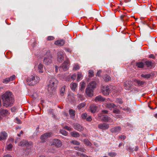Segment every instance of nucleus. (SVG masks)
Returning a JSON list of instances; mask_svg holds the SVG:
<instances>
[{
    "instance_id": "obj_47",
    "label": "nucleus",
    "mask_w": 157,
    "mask_h": 157,
    "mask_svg": "<svg viewBox=\"0 0 157 157\" xmlns=\"http://www.w3.org/2000/svg\"><path fill=\"white\" fill-rule=\"evenodd\" d=\"M63 128L69 131L72 130V129L71 127L66 125L64 126Z\"/></svg>"
},
{
    "instance_id": "obj_4",
    "label": "nucleus",
    "mask_w": 157,
    "mask_h": 157,
    "mask_svg": "<svg viewBox=\"0 0 157 157\" xmlns=\"http://www.w3.org/2000/svg\"><path fill=\"white\" fill-rule=\"evenodd\" d=\"M40 79L38 76L31 75L27 78L26 80L27 84L30 86H34L39 82Z\"/></svg>"
},
{
    "instance_id": "obj_50",
    "label": "nucleus",
    "mask_w": 157,
    "mask_h": 157,
    "mask_svg": "<svg viewBox=\"0 0 157 157\" xmlns=\"http://www.w3.org/2000/svg\"><path fill=\"white\" fill-rule=\"evenodd\" d=\"M59 68V71H62V70H60L61 67H58L57 66H55V71L56 73H57L58 71V69Z\"/></svg>"
},
{
    "instance_id": "obj_45",
    "label": "nucleus",
    "mask_w": 157,
    "mask_h": 157,
    "mask_svg": "<svg viewBox=\"0 0 157 157\" xmlns=\"http://www.w3.org/2000/svg\"><path fill=\"white\" fill-rule=\"evenodd\" d=\"M87 116V114L86 113H83L81 115V117L83 119H86Z\"/></svg>"
},
{
    "instance_id": "obj_10",
    "label": "nucleus",
    "mask_w": 157,
    "mask_h": 157,
    "mask_svg": "<svg viewBox=\"0 0 157 157\" xmlns=\"http://www.w3.org/2000/svg\"><path fill=\"white\" fill-rule=\"evenodd\" d=\"M8 137V134L5 131H2L0 132V141L5 140Z\"/></svg>"
},
{
    "instance_id": "obj_58",
    "label": "nucleus",
    "mask_w": 157,
    "mask_h": 157,
    "mask_svg": "<svg viewBox=\"0 0 157 157\" xmlns=\"http://www.w3.org/2000/svg\"><path fill=\"white\" fill-rule=\"evenodd\" d=\"M113 121V120L109 117H108V121L107 122H112Z\"/></svg>"
},
{
    "instance_id": "obj_43",
    "label": "nucleus",
    "mask_w": 157,
    "mask_h": 157,
    "mask_svg": "<svg viewBox=\"0 0 157 157\" xmlns=\"http://www.w3.org/2000/svg\"><path fill=\"white\" fill-rule=\"evenodd\" d=\"M80 68V66L78 64H75L73 67V69L75 71L78 70Z\"/></svg>"
},
{
    "instance_id": "obj_35",
    "label": "nucleus",
    "mask_w": 157,
    "mask_h": 157,
    "mask_svg": "<svg viewBox=\"0 0 157 157\" xmlns=\"http://www.w3.org/2000/svg\"><path fill=\"white\" fill-rule=\"evenodd\" d=\"M134 81L135 82H136L137 84H138L139 85H143L144 83V82L141 81H140V80H137L136 79H134Z\"/></svg>"
},
{
    "instance_id": "obj_61",
    "label": "nucleus",
    "mask_w": 157,
    "mask_h": 157,
    "mask_svg": "<svg viewBox=\"0 0 157 157\" xmlns=\"http://www.w3.org/2000/svg\"><path fill=\"white\" fill-rule=\"evenodd\" d=\"M149 57L151 58L154 59L155 58V56L153 54H151L149 56Z\"/></svg>"
},
{
    "instance_id": "obj_26",
    "label": "nucleus",
    "mask_w": 157,
    "mask_h": 157,
    "mask_svg": "<svg viewBox=\"0 0 157 157\" xmlns=\"http://www.w3.org/2000/svg\"><path fill=\"white\" fill-rule=\"evenodd\" d=\"M67 98L70 102L73 101L75 100V97L73 94L72 93L68 94Z\"/></svg>"
},
{
    "instance_id": "obj_64",
    "label": "nucleus",
    "mask_w": 157,
    "mask_h": 157,
    "mask_svg": "<svg viewBox=\"0 0 157 157\" xmlns=\"http://www.w3.org/2000/svg\"><path fill=\"white\" fill-rule=\"evenodd\" d=\"M3 157H11V156L10 155L7 154L4 155Z\"/></svg>"
},
{
    "instance_id": "obj_17",
    "label": "nucleus",
    "mask_w": 157,
    "mask_h": 157,
    "mask_svg": "<svg viewBox=\"0 0 157 157\" xmlns=\"http://www.w3.org/2000/svg\"><path fill=\"white\" fill-rule=\"evenodd\" d=\"M105 100V99L101 95H99L97 96L94 99V101L96 102H101L104 101Z\"/></svg>"
},
{
    "instance_id": "obj_31",
    "label": "nucleus",
    "mask_w": 157,
    "mask_h": 157,
    "mask_svg": "<svg viewBox=\"0 0 157 157\" xmlns=\"http://www.w3.org/2000/svg\"><path fill=\"white\" fill-rule=\"evenodd\" d=\"M83 143L84 144L87 146H91L92 145L91 143L87 139H85L84 140Z\"/></svg>"
},
{
    "instance_id": "obj_49",
    "label": "nucleus",
    "mask_w": 157,
    "mask_h": 157,
    "mask_svg": "<svg viewBox=\"0 0 157 157\" xmlns=\"http://www.w3.org/2000/svg\"><path fill=\"white\" fill-rule=\"evenodd\" d=\"M126 138V136L124 135H121L119 136L118 139L120 140H124Z\"/></svg>"
},
{
    "instance_id": "obj_48",
    "label": "nucleus",
    "mask_w": 157,
    "mask_h": 157,
    "mask_svg": "<svg viewBox=\"0 0 157 157\" xmlns=\"http://www.w3.org/2000/svg\"><path fill=\"white\" fill-rule=\"evenodd\" d=\"M93 73V71L92 70H89L88 72L89 76L90 77H92L94 75Z\"/></svg>"
},
{
    "instance_id": "obj_46",
    "label": "nucleus",
    "mask_w": 157,
    "mask_h": 157,
    "mask_svg": "<svg viewBox=\"0 0 157 157\" xmlns=\"http://www.w3.org/2000/svg\"><path fill=\"white\" fill-rule=\"evenodd\" d=\"M104 79L105 81L108 82L111 80V78L109 76L107 75L105 77Z\"/></svg>"
},
{
    "instance_id": "obj_3",
    "label": "nucleus",
    "mask_w": 157,
    "mask_h": 157,
    "mask_svg": "<svg viewBox=\"0 0 157 157\" xmlns=\"http://www.w3.org/2000/svg\"><path fill=\"white\" fill-rule=\"evenodd\" d=\"M58 83V81L55 78H52L49 80L48 84V90L50 93L56 90Z\"/></svg>"
},
{
    "instance_id": "obj_18",
    "label": "nucleus",
    "mask_w": 157,
    "mask_h": 157,
    "mask_svg": "<svg viewBox=\"0 0 157 157\" xmlns=\"http://www.w3.org/2000/svg\"><path fill=\"white\" fill-rule=\"evenodd\" d=\"M120 126H118L112 128L110 129V131L113 133H116L119 132L121 130Z\"/></svg>"
},
{
    "instance_id": "obj_24",
    "label": "nucleus",
    "mask_w": 157,
    "mask_h": 157,
    "mask_svg": "<svg viewBox=\"0 0 157 157\" xmlns=\"http://www.w3.org/2000/svg\"><path fill=\"white\" fill-rule=\"evenodd\" d=\"M65 42L63 40H59L55 42V44L58 46H63Z\"/></svg>"
},
{
    "instance_id": "obj_15",
    "label": "nucleus",
    "mask_w": 157,
    "mask_h": 157,
    "mask_svg": "<svg viewBox=\"0 0 157 157\" xmlns=\"http://www.w3.org/2000/svg\"><path fill=\"white\" fill-rule=\"evenodd\" d=\"M93 90L87 87L86 90V95L89 97L93 96L94 95Z\"/></svg>"
},
{
    "instance_id": "obj_62",
    "label": "nucleus",
    "mask_w": 157,
    "mask_h": 157,
    "mask_svg": "<svg viewBox=\"0 0 157 157\" xmlns=\"http://www.w3.org/2000/svg\"><path fill=\"white\" fill-rule=\"evenodd\" d=\"M121 115L119 114L116 115L115 114V117H116L117 118H120Z\"/></svg>"
},
{
    "instance_id": "obj_14",
    "label": "nucleus",
    "mask_w": 157,
    "mask_h": 157,
    "mask_svg": "<svg viewBox=\"0 0 157 157\" xmlns=\"http://www.w3.org/2000/svg\"><path fill=\"white\" fill-rule=\"evenodd\" d=\"M98 127L101 130H105L109 128V125L107 124L102 123L99 124L98 125Z\"/></svg>"
},
{
    "instance_id": "obj_29",
    "label": "nucleus",
    "mask_w": 157,
    "mask_h": 157,
    "mask_svg": "<svg viewBox=\"0 0 157 157\" xmlns=\"http://www.w3.org/2000/svg\"><path fill=\"white\" fill-rule=\"evenodd\" d=\"M74 148L75 150H78L81 152H86V150L85 148L82 147H74Z\"/></svg>"
},
{
    "instance_id": "obj_23",
    "label": "nucleus",
    "mask_w": 157,
    "mask_h": 157,
    "mask_svg": "<svg viewBox=\"0 0 157 157\" xmlns=\"http://www.w3.org/2000/svg\"><path fill=\"white\" fill-rule=\"evenodd\" d=\"M77 80L79 82L81 80L83 77V75L82 72H78L77 74Z\"/></svg>"
},
{
    "instance_id": "obj_33",
    "label": "nucleus",
    "mask_w": 157,
    "mask_h": 157,
    "mask_svg": "<svg viewBox=\"0 0 157 157\" xmlns=\"http://www.w3.org/2000/svg\"><path fill=\"white\" fill-rule=\"evenodd\" d=\"M70 143L74 145H79L80 144L79 142L75 140H71Z\"/></svg>"
},
{
    "instance_id": "obj_56",
    "label": "nucleus",
    "mask_w": 157,
    "mask_h": 157,
    "mask_svg": "<svg viewBox=\"0 0 157 157\" xmlns=\"http://www.w3.org/2000/svg\"><path fill=\"white\" fill-rule=\"evenodd\" d=\"M10 79L8 78H6L4 80L3 82L5 83H6L8 82H10Z\"/></svg>"
},
{
    "instance_id": "obj_27",
    "label": "nucleus",
    "mask_w": 157,
    "mask_h": 157,
    "mask_svg": "<svg viewBox=\"0 0 157 157\" xmlns=\"http://www.w3.org/2000/svg\"><path fill=\"white\" fill-rule=\"evenodd\" d=\"M38 71L39 73H42L43 72V66L42 64L40 63L38 65Z\"/></svg>"
},
{
    "instance_id": "obj_37",
    "label": "nucleus",
    "mask_w": 157,
    "mask_h": 157,
    "mask_svg": "<svg viewBox=\"0 0 157 157\" xmlns=\"http://www.w3.org/2000/svg\"><path fill=\"white\" fill-rule=\"evenodd\" d=\"M136 66L139 68H143L144 66V64L143 63L140 62L137 63Z\"/></svg>"
},
{
    "instance_id": "obj_5",
    "label": "nucleus",
    "mask_w": 157,
    "mask_h": 157,
    "mask_svg": "<svg viewBox=\"0 0 157 157\" xmlns=\"http://www.w3.org/2000/svg\"><path fill=\"white\" fill-rule=\"evenodd\" d=\"M108 113V111L105 110L101 111L100 113L98 114V120L102 121L107 122L108 116L107 115H102V114Z\"/></svg>"
},
{
    "instance_id": "obj_11",
    "label": "nucleus",
    "mask_w": 157,
    "mask_h": 157,
    "mask_svg": "<svg viewBox=\"0 0 157 157\" xmlns=\"http://www.w3.org/2000/svg\"><path fill=\"white\" fill-rule=\"evenodd\" d=\"M52 134V133L51 132L46 133L41 136L40 139L43 142H45L46 139L51 136Z\"/></svg>"
},
{
    "instance_id": "obj_12",
    "label": "nucleus",
    "mask_w": 157,
    "mask_h": 157,
    "mask_svg": "<svg viewBox=\"0 0 157 157\" xmlns=\"http://www.w3.org/2000/svg\"><path fill=\"white\" fill-rule=\"evenodd\" d=\"M32 144V142L31 141L28 142L26 140H23L19 143L18 145L22 146H26L27 147H28L29 146H31Z\"/></svg>"
},
{
    "instance_id": "obj_63",
    "label": "nucleus",
    "mask_w": 157,
    "mask_h": 157,
    "mask_svg": "<svg viewBox=\"0 0 157 157\" xmlns=\"http://www.w3.org/2000/svg\"><path fill=\"white\" fill-rule=\"evenodd\" d=\"M23 133V132L22 131H21L19 134H18V136H20L21 134Z\"/></svg>"
},
{
    "instance_id": "obj_2",
    "label": "nucleus",
    "mask_w": 157,
    "mask_h": 157,
    "mask_svg": "<svg viewBox=\"0 0 157 157\" xmlns=\"http://www.w3.org/2000/svg\"><path fill=\"white\" fill-rule=\"evenodd\" d=\"M116 89V87L114 86L109 87L108 86H104L101 87V92L104 96H107L111 92L113 94L116 92L117 91Z\"/></svg>"
},
{
    "instance_id": "obj_8",
    "label": "nucleus",
    "mask_w": 157,
    "mask_h": 157,
    "mask_svg": "<svg viewBox=\"0 0 157 157\" xmlns=\"http://www.w3.org/2000/svg\"><path fill=\"white\" fill-rule=\"evenodd\" d=\"M54 145L57 148L61 147L62 145V142L59 140L55 139L52 142L51 145Z\"/></svg>"
},
{
    "instance_id": "obj_55",
    "label": "nucleus",
    "mask_w": 157,
    "mask_h": 157,
    "mask_svg": "<svg viewBox=\"0 0 157 157\" xmlns=\"http://www.w3.org/2000/svg\"><path fill=\"white\" fill-rule=\"evenodd\" d=\"M86 121H90L92 120L90 116H89L87 117H86Z\"/></svg>"
},
{
    "instance_id": "obj_36",
    "label": "nucleus",
    "mask_w": 157,
    "mask_h": 157,
    "mask_svg": "<svg viewBox=\"0 0 157 157\" xmlns=\"http://www.w3.org/2000/svg\"><path fill=\"white\" fill-rule=\"evenodd\" d=\"M77 96L78 98L79 99L81 100L82 101L84 100V98L81 94H77Z\"/></svg>"
},
{
    "instance_id": "obj_42",
    "label": "nucleus",
    "mask_w": 157,
    "mask_h": 157,
    "mask_svg": "<svg viewBox=\"0 0 157 157\" xmlns=\"http://www.w3.org/2000/svg\"><path fill=\"white\" fill-rule=\"evenodd\" d=\"M108 155L111 157H114L117 155V154L114 152H110L108 153Z\"/></svg>"
},
{
    "instance_id": "obj_41",
    "label": "nucleus",
    "mask_w": 157,
    "mask_h": 157,
    "mask_svg": "<svg viewBox=\"0 0 157 157\" xmlns=\"http://www.w3.org/2000/svg\"><path fill=\"white\" fill-rule=\"evenodd\" d=\"M13 147V145L11 144H9L7 145V149L8 150L11 151Z\"/></svg>"
},
{
    "instance_id": "obj_52",
    "label": "nucleus",
    "mask_w": 157,
    "mask_h": 157,
    "mask_svg": "<svg viewBox=\"0 0 157 157\" xmlns=\"http://www.w3.org/2000/svg\"><path fill=\"white\" fill-rule=\"evenodd\" d=\"M77 76V75L75 74H73L71 76V78L73 80H75Z\"/></svg>"
},
{
    "instance_id": "obj_38",
    "label": "nucleus",
    "mask_w": 157,
    "mask_h": 157,
    "mask_svg": "<svg viewBox=\"0 0 157 157\" xmlns=\"http://www.w3.org/2000/svg\"><path fill=\"white\" fill-rule=\"evenodd\" d=\"M60 133L63 135L67 136L68 135V133L66 131L63 130L61 129L60 131Z\"/></svg>"
},
{
    "instance_id": "obj_54",
    "label": "nucleus",
    "mask_w": 157,
    "mask_h": 157,
    "mask_svg": "<svg viewBox=\"0 0 157 157\" xmlns=\"http://www.w3.org/2000/svg\"><path fill=\"white\" fill-rule=\"evenodd\" d=\"M9 78L10 79V81H12L13 80L15 79V75H13L12 76H10Z\"/></svg>"
},
{
    "instance_id": "obj_20",
    "label": "nucleus",
    "mask_w": 157,
    "mask_h": 157,
    "mask_svg": "<svg viewBox=\"0 0 157 157\" xmlns=\"http://www.w3.org/2000/svg\"><path fill=\"white\" fill-rule=\"evenodd\" d=\"M98 108V107L94 105H91L90 107V111L92 113H94L97 111Z\"/></svg>"
},
{
    "instance_id": "obj_51",
    "label": "nucleus",
    "mask_w": 157,
    "mask_h": 157,
    "mask_svg": "<svg viewBox=\"0 0 157 157\" xmlns=\"http://www.w3.org/2000/svg\"><path fill=\"white\" fill-rule=\"evenodd\" d=\"M123 109L127 112H130L131 111L130 109L128 107L124 108Z\"/></svg>"
},
{
    "instance_id": "obj_39",
    "label": "nucleus",
    "mask_w": 157,
    "mask_h": 157,
    "mask_svg": "<svg viewBox=\"0 0 157 157\" xmlns=\"http://www.w3.org/2000/svg\"><path fill=\"white\" fill-rule=\"evenodd\" d=\"M151 76V75L149 74H146V75L142 74L141 75V76L142 77H143V78H150V77Z\"/></svg>"
},
{
    "instance_id": "obj_30",
    "label": "nucleus",
    "mask_w": 157,
    "mask_h": 157,
    "mask_svg": "<svg viewBox=\"0 0 157 157\" xmlns=\"http://www.w3.org/2000/svg\"><path fill=\"white\" fill-rule=\"evenodd\" d=\"M71 135L74 137H78L79 136V133L76 132H72L71 133Z\"/></svg>"
},
{
    "instance_id": "obj_60",
    "label": "nucleus",
    "mask_w": 157,
    "mask_h": 157,
    "mask_svg": "<svg viewBox=\"0 0 157 157\" xmlns=\"http://www.w3.org/2000/svg\"><path fill=\"white\" fill-rule=\"evenodd\" d=\"M117 102L120 104H121L122 103V101L121 99H117Z\"/></svg>"
},
{
    "instance_id": "obj_40",
    "label": "nucleus",
    "mask_w": 157,
    "mask_h": 157,
    "mask_svg": "<svg viewBox=\"0 0 157 157\" xmlns=\"http://www.w3.org/2000/svg\"><path fill=\"white\" fill-rule=\"evenodd\" d=\"M86 105V104L84 102L78 105V109H80L84 107Z\"/></svg>"
},
{
    "instance_id": "obj_7",
    "label": "nucleus",
    "mask_w": 157,
    "mask_h": 157,
    "mask_svg": "<svg viewBox=\"0 0 157 157\" xmlns=\"http://www.w3.org/2000/svg\"><path fill=\"white\" fill-rule=\"evenodd\" d=\"M104 105L106 107L110 110H113V112L116 114H118L119 112V110L116 109V106L113 104L105 103Z\"/></svg>"
},
{
    "instance_id": "obj_57",
    "label": "nucleus",
    "mask_w": 157,
    "mask_h": 157,
    "mask_svg": "<svg viewBox=\"0 0 157 157\" xmlns=\"http://www.w3.org/2000/svg\"><path fill=\"white\" fill-rule=\"evenodd\" d=\"M15 120H16V121L17 122V123L18 124H20L21 123V121H20V120L18 118H16Z\"/></svg>"
},
{
    "instance_id": "obj_21",
    "label": "nucleus",
    "mask_w": 157,
    "mask_h": 157,
    "mask_svg": "<svg viewBox=\"0 0 157 157\" xmlns=\"http://www.w3.org/2000/svg\"><path fill=\"white\" fill-rule=\"evenodd\" d=\"M78 84L75 82L71 83L70 85V87L72 91H75L77 88Z\"/></svg>"
},
{
    "instance_id": "obj_6",
    "label": "nucleus",
    "mask_w": 157,
    "mask_h": 157,
    "mask_svg": "<svg viewBox=\"0 0 157 157\" xmlns=\"http://www.w3.org/2000/svg\"><path fill=\"white\" fill-rule=\"evenodd\" d=\"M52 56L49 52L46 53L44 55V63L46 65H48L52 62Z\"/></svg>"
},
{
    "instance_id": "obj_34",
    "label": "nucleus",
    "mask_w": 157,
    "mask_h": 157,
    "mask_svg": "<svg viewBox=\"0 0 157 157\" xmlns=\"http://www.w3.org/2000/svg\"><path fill=\"white\" fill-rule=\"evenodd\" d=\"M69 114L71 117L74 118L75 114V111L72 109H70L69 111Z\"/></svg>"
},
{
    "instance_id": "obj_59",
    "label": "nucleus",
    "mask_w": 157,
    "mask_h": 157,
    "mask_svg": "<svg viewBox=\"0 0 157 157\" xmlns=\"http://www.w3.org/2000/svg\"><path fill=\"white\" fill-rule=\"evenodd\" d=\"M101 73V71L99 70L98 71L97 73L96 76H100V74Z\"/></svg>"
},
{
    "instance_id": "obj_22",
    "label": "nucleus",
    "mask_w": 157,
    "mask_h": 157,
    "mask_svg": "<svg viewBox=\"0 0 157 157\" xmlns=\"http://www.w3.org/2000/svg\"><path fill=\"white\" fill-rule=\"evenodd\" d=\"M96 84L95 81H92L90 82L88 86V87L94 90L96 88Z\"/></svg>"
},
{
    "instance_id": "obj_28",
    "label": "nucleus",
    "mask_w": 157,
    "mask_h": 157,
    "mask_svg": "<svg viewBox=\"0 0 157 157\" xmlns=\"http://www.w3.org/2000/svg\"><path fill=\"white\" fill-rule=\"evenodd\" d=\"M8 112L6 110H2L0 111V116H5L8 114ZM1 118H0V119Z\"/></svg>"
},
{
    "instance_id": "obj_1",
    "label": "nucleus",
    "mask_w": 157,
    "mask_h": 157,
    "mask_svg": "<svg viewBox=\"0 0 157 157\" xmlns=\"http://www.w3.org/2000/svg\"><path fill=\"white\" fill-rule=\"evenodd\" d=\"M3 105L6 107L11 106L13 102V98L12 93L9 91H6L2 96Z\"/></svg>"
},
{
    "instance_id": "obj_9",
    "label": "nucleus",
    "mask_w": 157,
    "mask_h": 157,
    "mask_svg": "<svg viewBox=\"0 0 157 157\" xmlns=\"http://www.w3.org/2000/svg\"><path fill=\"white\" fill-rule=\"evenodd\" d=\"M64 56V54L63 51L59 52L57 55V61L59 62H62L63 60Z\"/></svg>"
},
{
    "instance_id": "obj_44",
    "label": "nucleus",
    "mask_w": 157,
    "mask_h": 157,
    "mask_svg": "<svg viewBox=\"0 0 157 157\" xmlns=\"http://www.w3.org/2000/svg\"><path fill=\"white\" fill-rule=\"evenodd\" d=\"M146 65L147 67H150L152 66V63L150 61H146L145 62Z\"/></svg>"
},
{
    "instance_id": "obj_13",
    "label": "nucleus",
    "mask_w": 157,
    "mask_h": 157,
    "mask_svg": "<svg viewBox=\"0 0 157 157\" xmlns=\"http://www.w3.org/2000/svg\"><path fill=\"white\" fill-rule=\"evenodd\" d=\"M69 61L67 60L63 63L61 66V68L63 71L67 70L69 68Z\"/></svg>"
},
{
    "instance_id": "obj_19",
    "label": "nucleus",
    "mask_w": 157,
    "mask_h": 157,
    "mask_svg": "<svg viewBox=\"0 0 157 157\" xmlns=\"http://www.w3.org/2000/svg\"><path fill=\"white\" fill-rule=\"evenodd\" d=\"M74 129L78 130V131H82L83 130L84 128L80 125L76 124H75L74 126Z\"/></svg>"
},
{
    "instance_id": "obj_53",
    "label": "nucleus",
    "mask_w": 157,
    "mask_h": 157,
    "mask_svg": "<svg viewBox=\"0 0 157 157\" xmlns=\"http://www.w3.org/2000/svg\"><path fill=\"white\" fill-rule=\"evenodd\" d=\"M54 39V37L53 36H49L47 38L48 40H52Z\"/></svg>"
},
{
    "instance_id": "obj_32",
    "label": "nucleus",
    "mask_w": 157,
    "mask_h": 157,
    "mask_svg": "<svg viewBox=\"0 0 157 157\" xmlns=\"http://www.w3.org/2000/svg\"><path fill=\"white\" fill-rule=\"evenodd\" d=\"M65 86H64L62 87L60 90V94L61 96H63L64 95L65 91Z\"/></svg>"
},
{
    "instance_id": "obj_16",
    "label": "nucleus",
    "mask_w": 157,
    "mask_h": 157,
    "mask_svg": "<svg viewBox=\"0 0 157 157\" xmlns=\"http://www.w3.org/2000/svg\"><path fill=\"white\" fill-rule=\"evenodd\" d=\"M131 82L130 81H127L124 82V86L126 90H130L132 87Z\"/></svg>"
},
{
    "instance_id": "obj_25",
    "label": "nucleus",
    "mask_w": 157,
    "mask_h": 157,
    "mask_svg": "<svg viewBox=\"0 0 157 157\" xmlns=\"http://www.w3.org/2000/svg\"><path fill=\"white\" fill-rule=\"evenodd\" d=\"M80 88L79 91L81 92H82L86 86V82L85 81H82L80 83Z\"/></svg>"
}]
</instances>
